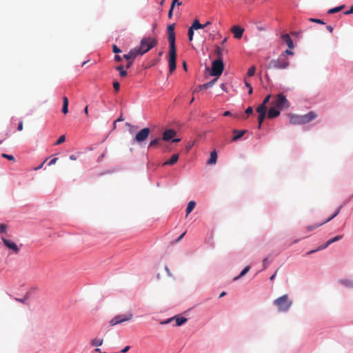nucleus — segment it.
Segmentation results:
<instances>
[{
    "mask_svg": "<svg viewBox=\"0 0 353 353\" xmlns=\"http://www.w3.org/2000/svg\"><path fill=\"white\" fill-rule=\"evenodd\" d=\"M185 232H183L181 235H180V236H179V238L175 241V243H178V242H179V241H180L183 238V236H185Z\"/></svg>",
    "mask_w": 353,
    "mask_h": 353,
    "instance_id": "58",
    "label": "nucleus"
},
{
    "mask_svg": "<svg viewBox=\"0 0 353 353\" xmlns=\"http://www.w3.org/2000/svg\"><path fill=\"white\" fill-rule=\"evenodd\" d=\"M281 39L289 48L292 49L294 48L293 41L288 34H282Z\"/></svg>",
    "mask_w": 353,
    "mask_h": 353,
    "instance_id": "17",
    "label": "nucleus"
},
{
    "mask_svg": "<svg viewBox=\"0 0 353 353\" xmlns=\"http://www.w3.org/2000/svg\"><path fill=\"white\" fill-rule=\"evenodd\" d=\"M271 98V95L268 94L265 97V98L263 99V101L261 104L266 105V104L270 101V99Z\"/></svg>",
    "mask_w": 353,
    "mask_h": 353,
    "instance_id": "46",
    "label": "nucleus"
},
{
    "mask_svg": "<svg viewBox=\"0 0 353 353\" xmlns=\"http://www.w3.org/2000/svg\"><path fill=\"white\" fill-rule=\"evenodd\" d=\"M1 156H2V157L7 159L10 161H14V157L12 155H10V154L3 153L1 154Z\"/></svg>",
    "mask_w": 353,
    "mask_h": 353,
    "instance_id": "41",
    "label": "nucleus"
},
{
    "mask_svg": "<svg viewBox=\"0 0 353 353\" xmlns=\"http://www.w3.org/2000/svg\"><path fill=\"white\" fill-rule=\"evenodd\" d=\"M256 71V68L254 66H252L248 69V71L247 72L248 77H252L254 75Z\"/></svg>",
    "mask_w": 353,
    "mask_h": 353,
    "instance_id": "37",
    "label": "nucleus"
},
{
    "mask_svg": "<svg viewBox=\"0 0 353 353\" xmlns=\"http://www.w3.org/2000/svg\"><path fill=\"white\" fill-rule=\"evenodd\" d=\"M326 28H327V30L330 32H331V33H332V32H333V28H332V26H326Z\"/></svg>",
    "mask_w": 353,
    "mask_h": 353,
    "instance_id": "63",
    "label": "nucleus"
},
{
    "mask_svg": "<svg viewBox=\"0 0 353 353\" xmlns=\"http://www.w3.org/2000/svg\"><path fill=\"white\" fill-rule=\"evenodd\" d=\"M245 86L249 89L248 90V94H251L252 93V92H253V90H252V88L250 83H249L246 81H245Z\"/></svg>",
    "mask_w": 353,
    "mask_h": 353,
    "instance_id": "43",
    "label": "nucleus"
},
{
    "mask_svg": "<svg viewBox=\"0 0 353 353\" xmlns=\"http://www.w3.org/2000/svg\"><path fill=\"white\" fill-rule=\"evenodd\" d=\"M215 53L216 54V55L218 57L217 59L223 60V57H222L223 50H222V49L220 47H219V46L216 47V48H215Z\"/></svg>",
    "mask_w": 353,
    "mask_h": 353,
    "instance_id": "35",
    "label": "nucleus"
},
{
    "mask_svg": "<svg viewBox=\"0 0 353 353\" xmlns=\"http://www.w3.org/2000/svg\"><path fill=\"white\" fill-rule=\"evenodd\" d=\"M273 304L277 307L279 312H287L292 305V301L289 299L288 294H284L273 301Z\"/></svg>",
    "mask_w": 353,
    "mask_h": 353,
    "instance_id": "2",
    "label": "nucleus"
},
{
    "mask_svg": "<svg viewBox=\"0 0 353 353\" xmlns=\"http://www.w3.org/2000/svg\"><path fill=\"white\" fill-rule=\"evenodd\" d=\"M168 41L170 43L169 50V71L170 73L173 72L176 70V48L175 45V34H174V24H171L168 26Z\"/></svg>",
    "mask_w": 353,
    "mask_h": 353,
    "instance_id": "1",
    "label": "nucleus"
},
{
    "mask_svg": "<svg viewBox=\"0 0 353 353\" xmlns=\"http://www.w3.org/2000/svg\"><path fill=\"white\" fill-rule=\"evenodd\" d=\"M272 105L279 110H284L290 108V103L283 93H279L274 97Z\"/></svg>",
    "mask_w": 353,
    "mask_h": 353,
    "instance_id": "4",
    "label": "nucleus"
},
{
    "mask_svg": "<svg viewBox=\"0 0 353 353\" xmlns=\"http://www.w3.org/2000/svg\"><path fill=\"white\" fill-rule=\"evenodd\" d=\"M17 130L19 131H21L23 130V121H20L19 125H18V128H17Z\"/></svg>",
    "mask_w": 353,
    "mask_h": 353,
    "instance_id": "61",
    "label": "nucleus"
},
{
    "mask_svg": "<svg viewBox=\"0 0 353 353\" xmlns=\"http://www.w3.org/2000/svg\"><path fill=\"white\" fill-rule=\"evenodd\" d=\"M103 343V339H100V338L92 339L90 342V343L92 346H96V347L102 345Z\"/></svg>",
    "mask_w": 353,
    "mask_h": 353,
    "instance_id": "23",
    "label": "nucleus"
},
{
    "mask_svg": "<svg viewBox=\"0 0 353 353\" xmlns=\"http://www.w3.org/2000/svg\"><path fill=\"white\" fill-rule=\"evenodd\" d=\"M8 226L5 223H0V235L7 233Z\"/></svg>",
    "mask_w": 353,
    "mask_h": 353,
    "instance_id": "31",
    "label": "nucleus"
},
{
    "mask_svg": "<svg viewBox=\"0 0 353 353\" xmlns=\"http://www.w3.org/2000/svg\"><path fill=\"white\" fill-rule=\"evenodd\" d=\"M179 156L178 154H173L168 161H167L163 163V165L166 166V165H172L175 164L179 160Z\"/></svg>",
    "mask_w": 353,
    "mask_h": 353,
    "instance_id": "19",
    "label": "nucleus"
},
{
    "mask_svg": "<svg viewBox=\"0 0 353 353\" xmlns=\"http://www.w3.org/2000/svg\"><path fill=\"white\" fill-rule=\"evenodd\" d=\"M290 122L292 125L303 124L301 115H291L290 119Z\"/></svg>",
    "mask_w": 353,
    "mask_h": 353,
    "instance_id": "18",
    "label": "nucleus"
},
{
    "mask_svg": "<svg viewBox=\"0 0 353 353\" xmlns=\"http://www.w3.org/2000/svg\"><path fill=\"white\" fill-rule=\"evenodd\" d=\"M127 74H128V73H127L126 70H123V71H121V72H119V75H120V77H126V76H127Z\"/></svg>",
    "mask_w": 353,
    "mask_h": 353,
    "instance_id": "56",
    "label": "nucleus"
},
{
    "mask_svg": "<svg viewBox=\"0 0 353 353\" xmlns=\"http://www.w3.org/2000/svg\"><path fill=\"white\" fill-rule=\"evenodd\" d=\"M342 238H343V235L336 236L333 237L332 239H330L325 245L319 246L318 248V250H323V249L326 248L327 247H328L330 244L341 240Z\"/></svg>",
    "mask_w": 353,
    "mask_h": 353,
    "instance_id": "16",
    "label": "nucleus"
},
{
    "mask_svg": "<svg viewBox=\"0 0 353 353\" xmlns=\"http://www.w3.org/2000/svg\"><path fill=\"white\" fill-rule=\"evenodd\" d=\"M265 116H266V114H259V117H258V122H259L258 128L259 129H261V125L265 118Z\"/></svg>",
    "mask_w": 353,
    "mask_h": 353,
    "instance_id": "32",
    "label": "nucleus"
},
{
    "mask_svg": "<svg viewBox=\"0 0 353 353\" xmlns=\"http://www.w3.org/2000/svg\"><path fill=\"white\" fill-rule=\"evenodd\" d=\"M319 250H318V248H316V250H310V251L307 252L306 254L307 255H310V254H313V253H314V252H316L317 251H319Z\"/></svg>",
    "mask_w": 353,
    "mask_h": 353,
    "instance_id": "62",
    "label": "nucleus"
},
{
    "mask_svg": "<svg viewBox=\"0 0 353 353\" xmlns=\"http://www.w3.org/2000/svg\"><path fill=\"white\" fill-rule=\"evenodd\" d=\"M113 88L114 89L115 91H119V88H120V84L118 81H114L113 83Z\"/></svg>",
    "mask_w": 353,
    "mask_h": 353,
    "instance_id": "45",
    "label": "nucleus"
},
{
    "mask_svg": "<svg viewBox=\"0 0 353 353\" xmlns=\"http://www.w3.org/2000/svg\"><path fill=\"white\" fill-rule=\"evenodd\" d=\"M114 60L117 62H120L122 60V58L119 55H115L114 56Z\"/></svg>",
    "mask_w": 353,
    "mask_h": 353,
    "instance_id": "60",
    "label": "nucleus"
},
{
    "mask_svg": "<svg viewBox=\"0 0 353 353\" xmlns=\"http://www.w3.org/2000/svg\"><path fill=\"white\" fill-rule=\"evenodd\" d=\"M58 159L57 158H53L52 159H51L50 161V162L48 163V165L50 166L52 165H54L57 161Z\"/></svg>",
    "mask_w": 353,
    "mask_h": 353,
    "instance_id": "49",
    "label": "nucleus"
},
{
    "mask_svg": "<svg viewBox=\"0 0 353 353\" xmlns=\"http://www.w3.org/2000/svg\"><path fill=\"white\" fill-rule=\"evenodd\" d=\"M345 7V6L342 5V6H338V7H335L334 8H331L328 10V13L329 14H334V13H336L341 10H342L343 9V8Z\"/></svg>",
    "mask_w": 353,
    "mask_h": 353,
    "instance_id": "29",
    "label": "nucleus"
},
{
    "mask_svg": "<svg viewBox=\"0 0 353 353\" xmlns=\"http://www.w3.org/2000/svg\"><path fill=\"white\" fill-rule=\"evenodd\" d=\"M216 79H214L213 80L200 85V89H207L212 87L216 82Z\"/></svg>",
    "mask_w": 353,
    "mask_h": 353,
    "instance_id": "26",
    "label": "nucleus"
},
{
    "mask_svg": "<svg viewBox=\"0 0 353 353\" xmlns=\"http://www.w3.org/2000/svg\"><path fill=\"white\" fill-rule=\"evenodd\" d=\"M196 203L194 201H191L188 203L187 208H186V214H189L195 208Z\"/></svg>",
    "mask_w": 353,
    "mask_h": 353,
    "instance_id": "25",
    "label": "nucleus"
},
{
    "mask_svg": "<svg viewBox=\"0 0 353 353\" xmlns=\"http://www.w3.org/2000/svg\"><path fill=\"white\" fill-rule=\"evenodd\" d=\"M130 51L134 59H135L138 56H142L144 54L143 53L140 46L134 48L133 49H131Z\"/></svg>",
    "mask_w": 353,
    "mask_h": 353,
    "instance_id": "21",
    "label": "nucleus"
},
{
    "mask_svg": "<svg viewBox=\"0 0 353 353\" xmlns=\"http://www.w3.org/2000/svg\"><path fill=\"white\" fill-rule=\"evenodd\" d=\"M353 14V5L350 7V9L344 12V14Z\"/></svg>",
    "mask_w": 353,
    "mask_h": 353,
    "instance_id": "53",
    "label": "nucleus"
},
{
    "mask_svg": "<svg viewBox=\"0 0 353 353\" xmlns=\"http://www.w3.org/2000/svg\"><path fill=\"white\" fill-rule=\"evenodd\" d=\"M133 61H132V60H129V61H128V63H127V64H126V65H125V68H126L127 69L130 68L132 65V64H133Z\"/></svg>",
    "mask_w": 353,
    "mask_h": 353,
    "instance_id": "54",
    "label": "nucleus"
},
{
    "mask_svg": "<svg viewBox=\"0 0 353 353\" xmlns=\"http://www.w3.org/2000/svg\"><path fill=\"white\" fill-rule=\"evenodd\" d=\"M250 267L249 265L246 266L243 270L242 272H241V274L238 276H236L234 278V281H236L237 279H239V278L242 277L243 276H244L249 270H250Z\"/></svg>",
    "mask_w": 353,
    "mask_h": 353,
    "instance_id": "30",
    "label": "nucleus"
},
{
    "mask_svg": "<svg viewBox=\"0 0 353 353\" xmlns=\"http://www.w3.org/2000/svg\"><path fill=\"white\" fill-rule=\"evenodd\" d=\"M68 99L66 97H63V108H62V112L64 114H66L68 112Z\"/></svg>",
    "mask_w": 353,
    "mask_h": 353,
    "instance_id": "22",
    "label": "nucleus"
},
{
    "mask_svg": "<svg viewBox=\"0 0 353 353\" xmlns=\"http://www.w3.org/2000/svg\"><path fill=\"white\" fill-rule=\"evenodd\" d=\"M231 31L234 34V37L239 39L242 37L244 30L239 26H235L232 28Z\"/></svg>",
    "mask_w": 353,
    "mask_h": 353,
    "instance_id": "14",
    "label": "nucleus"
},
{
    "mask_svg": "<svg viewBox=\"0 0 353 353\" xmlns=\"http://www.w3.org/2000/svg\"><path fill=\"white\" fill-rule=\"evenodd\" d=\"M130 350V346H125L123 349L121 350V353H126Z\"/></svg>",
    "mask_w": 353,
    "mask_h": 353,
    "instance_id": "59",
    "label": "nucleus"
},
{
    "mask_svg": "<svg viewBox=\"0 0 353 353\" xmlns=\"http://www.w3.org/2000/svg\"><path fill=\"white\" fill-rule=\"evenodd\" d=\"M115 69L120 72L121 71L124 70V67H123V65H120L117 66L115 68Z\"/></svg>",
    "mask_w": 353,
    "mask_h": 353,
    "instance_id": "55",
    "label": "nucleus"
},
{
    "mask_svg": "<svg viewBox=\"0 0 353 353\" xmlns=\"http://www.w3.org/2000/svg\"><path fill=\"white\" fill-rule=\"evenodd\" d=\"M173 320H175L176 326H181L188 321V319L185 317L176 316L174 317L168 319V320L162 322V323L168 324V323L172 322Z\"/></svg>",
    "mask_w": 353,
    "mask_h": 353,
    "instance_id": "11",
    "label": "nucleus"
},
{
    "mask_svg": "<svg viewBox=\"0 0 353 353\" xmlns=\"http://www.w3.org/2000/svg\"><path fill=\"white\" fill-rule=\"evenodd\" d=\"M173 10H174V8L170 6V8L169 12H168V17L170 19H171L172 17Z\"/></svg>",
    "mask_w": 353,
    "mask_h": 353,
    "instance_id": "57",
    "label": "nucleus"
},
{
    "mask_svg": "<svg viewBox=\"0 0 353 353\" xmlns=\"http://www.w3.org/2000/svg\"><path fill=\"white\" fill-rule=\"evenodd\" d=\"M112 51L114 53H116V54L121 52V50H120L119 48L117 47V45H113Z\"/></svg>",
    "mask_w": 353,
    "mask_h": 353,
    "instance_id": "44",
    "label": "nucleus"
},
{
    "mask_svg": "<svg viewBox=\"0 0 353 353\" xmlns=\"http://www.w3.org/2000/svg\"><path fill=\"white\" fill-rule=\"evenodd\" d=\"M281 54H284L285 57H288V55H294V52L291 50V49H288L283 52Z\"/></svg>",
    "mask_w": 353,
    "mask_h": 353,
    "instance_id": "40",
    "label": "nucleus"
},
{
    "mask_svg": "<svg viewBox=\"0 0 353 353\" xmlns=\"http://www.w3.org/2000/svg\"><path fill=\"white\" fill-rule=\"evenodd\" d=\"M211 24V22L210 21H207L204 24H201V27H200V29H202V28H205L206 27H208V26H210Z\"/></svg>",
    "mask_w": 353,
    "mask_h": 353,
    "instance_id": "50",
    "label": "nucleus"
},
{
    "mask_svg": "<svg viewBox=\"0 0 353 353\" xmlns=\"http://www.w3.org/2000/svg\"><path fill=\"white\" fill-rule=\"evenodd\" d=\"M181 3H182L179 2L178 0H172V4H171V7L174 8V6L176 4H177L178 6H181Z\"/></svg>",
    "mask_w": 353,
    "mask_h": 353,
    "instance_id": "47",
    "label": "nucleus"
},
{
    "mask_svg": "<svg viewBox=\"0 0 353 353\" xmlns=\"http://www.w3.org/2000/svg\"><path fill=\"white\" fill-rule=\"evenodd\" d=\"M281 111V110H279L276 107L273 105L272 108H270L268 111V117L269 119L277 117L278 116H279Z\"/></svg>",
    "mask_w": 353,
    "mask_h": 353,
    "instance_id": "15",
    "label": "nucleus"
},
{
    "mask_svg": "<svg viewBox=\"0 0 353 353\" xmlns=\"http://www.w3.org/2000/svg\"><path fill=\"white\" fill-rule=\"evenodd\" d=\"M263 269H266L268 266V259H264L263 261Z\"/></svg>",
    "mask_w": 353,
    "mask_h": 353,
    "instance_id": "51",
    "label": "nucleus"
},
{
    "mask_svg": "<svg viewBox=\"0 0 353 353\" xmlns=\"http://www.w3.org/2000/svg\"><path fill=\"white\" fill-rule=\"evenodd\" d=\"M157 41L151 37H145L142 39L140 43V48L143 54L150 50L152 48L156 46Z\"/></svg>",
    "mask_w": 353,
    "mask_h": 353,
    "instance_id": "5",
    "label": "nucleus"
},
{
    "mask_svg": "<svg viewBox=\"0 0 353 353\" xmlns=\"http://www.w3.org/2000/svg\"><path fill=\"white\" fill-rule=\"evenodd\" d=\"M216 159H217V154H216V152L215 150L211 152L210 153V157L209 159V160L208 161V164H213V163H215L216 162Z\"/></svg>",
    "mask_w": 353,
    "mask_h": 353,
    "instance_id": "24",
    "label": "nucleus"
},
{
    "mask_svg": "<svg viewBox=\"0 0 353 353\" xmlns=\"http://www.w3.org/2000/svg\"><path fill=\"white\" fill-rule=\"evenodd\" d=\"M247 114H252L253 112V110H252V108L249 106L246 110H245V112Z\"/></svg>",
    "mask_w": 353,
    "mask_h": 353,
    "instance_id": "48",
    "label": "nucleus"
},
{
    "mask_svg": "<svg viewBox=\"0 0 353 353\" xmlns=\"http://www.w3.org/2000/svg\"><path fill=\"white\" fill-rule=\"evenodd\" d=\"M133 314L132 312H128L124 314H119L115 316L110 321V325L114 326L117 324L122 323L125 321H129L132 319Z\"/></svg>",
    "mask_w": 353,
    "mask_h": 353,
    "instance_id": "6",
    "label": "nucleus"
},
{
    "mask_svg": "<svg viewBox=\"0 0 353 353\" xmlns=\"http://www.w3.org/2000/svg\"><path fill=\"white\" fill-rule=\"evenodd\" d=\"M15 300L20 303H25L27 300V298L26 297H24L23 299L15 298Z\"/></svg>",
    "mask_w": 353,
    "mask_h": 353,
    "instance_id": "52",
    "label": "nucleus"
},
{
    "mask_svg": "<svg viewBox=\"0 0 353 353\" xmlns=\"http://www.w3.org/2000/svg\"><path fill=\"white\" fill-rule=\"evenodd\" d=\"M123 59H126L127 61H129V60H132V61H134V58L132 57V55L130 52V51H129V52L128 54H125L123 55Z\"/></svg>",
    "mask_w": 353,
    "mask_h": 353,
    "instance_id": "39",
    "label": "nucleus"
},
{
    "mask_svg": "<svg viewBox=\"0 0 353 353\" xmlns=\"http://www.w3.org/2000/svg\"><path fill=\"white\" fill-rule=\"evenodd\" d=\"M160 141H161L160 138H156V139L152 140L148 145V148H151L158 145L160 143Z\"/></svg>",
    "mask_w": 353,
    "mask_h": 353,
    "instance_id": "28",
    "label": "nucleus"
},
{
    "mask_svg": "<svg viewBox=\"0 0 353 353\" xmlns=\"http://www.w3.org/2000/svg\"><path fill=\"white\" fill-rule=\"evenodd\" d=\"M246 132L247 131L245 130H234L233 133L234 134V136L232 138V141H237L238 139L241 138L246 133Z\"/></svg>",
    "mask_w": 353,
    "mask_h": 353,
    "instance_id": "20",
    "label": "nucleus"
},
{
    "mask_svg": "<svg viewBox=\"0 0 353 353\" xmlns=\"http://www.w3.org/2000/svg\"><path fill=\"white\" fill-rule=\"evenodd\" d=\"M1 239L3 241V244L10 250H11L13 253L18 254L20 249L19 247L11 240L6 239L3 236H1Z\"/></svg>",
    "mask_w": 353,
    "mask_h": 353,
    "instance_id": "9",
    "label": "nucleus"
},
{
    "mask_svg": "<svg viewBox=\"0 0 353 353\" xmlns=\"http://www.w3.org/2000/svg\"><path fill=\"white\" fill-rule=\"evenodd\" d=\"M290 66V60L284 54H280L276 59L271 60L268 65V68L285 70Z\"/></svg>",
    "mask_w": 353,
    "mask_h": 353,
    "instance_id": "3",
    "label": "nucleus"
},
{
    "mask_svg": "<svg viewBox=\"0 0 353 353\" xmlns=\"http://www.w3.org/2000/svg\"><path fill=\"white\" fill-rule=\"evenodd\" d=\"M301 117L303 124H305L315 119L317 117V114L311 111L306 114L301 115Z\"/></svg>",
    "mask_w": 353,
    "mask_h": 353,
    "instance_id": "12",
    "label": "nucleus"
},
{
    "mask_svg": "<svg viewBox=\"0 0 353 353\" xmlns=\"http://www.w3.org/2000/svg\"><path fill=\"white\" fill-rule=\"evenodd\" d=\"M341 208H342V205H341L340 207H339V208H338V209H337L336 211H334V213L333 214V215H332V216H331L330 218H328L327 220H325V221H324V223H327V222H329L330 221H331L332 219H334L335 216H336L339 214V212H340V211H341Z\"/></svg>",
    "mask_w": 353,
    "mask_h": 353,
    "instance_id": "34",
    "label": "nucleus"
},
{
    "mask_svg": "<svg viewBox=\"0 0 353 353\" xmlns=\"http://www.w3.org/2000/svg\"><path fill=\"white\" fill-rule=\"evenodd\" d=\"M124 120L123 115L121 114V116L116 120L117 122L123 121Z\"/></svg>",
    "mask_w": 353,
    "mask_h": 353,
    "instance_id": "64",
    "label": "nucleus"
},
{
    "mask_svg": "<svg viewBox=\"0 0 353 353\" xmlns=\"http://www.w3.org/2000/svg\"><path fill=\"white\" fill-rule=\"evenodd\" d=\"M340 282L347 286V287H349V288H353V281H350V280H348V279H344V280H341L340 281Z\"/></svg>",
    "mask_w": 353,
    "mask_h": 353,
    "instance_id": "36",
    "label": "nucleus"
},
{
    "mask_svg": "<svg viewBox=\"0 0 353 353\" xmlns=\"http://www.w3.org/2000/svg\"><path fill=\"white\" fill-rule=\"evenodd\" d=\"M201 23L198 19H195L193 23H192L191 26L188 29V40L190 41H192L193 40V36H194V31L195 30L200 29Z\"/></svg>",
    "mask_w": 353,
    "mask_h": 353,
    "instance_id": "10",
    "label": "nucleus"
},
{
    "mask_svg": "<svg viewBox=\"0 0 353 353\" xmlns=\"http://www.w3.org/2000/svg\"><path fill=\"white\" fill-rule=\"evenodd\" d=\"M176 134V131L173 129L165 130L163 133L162 139L165 141H170L175 137Z\"/></svg>",
    "mask_w": 353,
    "mask_h": 353,
    "instance_id": "13",
    "label": "nucleus"
},
{
    "mask_svg": "<svg viewBox=\"0 0 353 353\" xmlns=\"http://www.w3.org/2000/svg\"><path fill=\"white\" fill-rule=\"evenodd\" d=\"M224 69L223 60L216 59L212 62L211 75L219 77Z\"/></svg>",
    "mask_w": 353,
    "mask_h": 353,
    "instance_id": "7",
    "label": "nucleus"
},
{
    "mask_svg": "<svg viewBox=\"0 0 353 353\" xmlns=\"http://www.w3.org/2000/svg\"><path fill=\"white\" fill-rule=\"evenodd\" d=\"M256 112L260 114H266L267 112V108L266 105L261 104L256 108Z\"/></svg>",
    "mask_w": 353,
    "mask_h": 353,
    "instance_id": "27",
    "label": "nucleus"
},
{
    "mask_svg": "<svg viewBox=\"0 0 353 353\" xmlns=\"http://www.w3.org/2000/svg\"><path fill=\"white\" fill-rule=\"evenodd\" d=\"M150 130L148 128H145L141 130L135 136L134 141L137 143L141 144L145 141L149 137Z\"/></svg>",
    "mask_w": 353,
    "mask_h": 353,
    "instance_id": "8",
    "label": "nucleus"
},
{
    "mask_svg": "<svg viewBox=\"0 0 353 353\" xmlns=\"http://www.w3.org/2000/svg\"><path fill=\"white\" fill-rule=\"evenodd\" d=\"M309 21H312V22L320 23V24H324L325 23L322 20L318 19L310 18Z\"/></svg>",
    "mask_w": 353,
    "mask_h": 353,
    "instance_id": "42",
    "label": "nucleus"
},
{
    "mask_svg": "<svg viewBox=\"0 0 353 353\" xmlns=\"http://www.w3.org/2000/svg\"><path fill=\"white\" fill-rule=\"evenodd\" d=\"M65 141V135H61L56 141L55 145H59L63 143Z\"/></svg>",
    "mask_w": 353,
    "mask_h": 353,
    "instance_id": "38",
    "label": "nucleus"
},
{
    "mask_svg": "<svg viewBox=\"0 0 353 353\" xmlns=\"http://www.w3.org/2000/svg\"><path fill=\"white\" fill-rule=\"evenodd\" d=\"M325 223H324V221H323V222H322L321 223H319V224H312V225L307 226L306 229H307V230L308 232H310V231H312L313 230H315L316 228H319V226H321V225H323Z\"/></svg>",
    "mask_w": 353,
    "mask_h": 353,
    "instance_id": "33",
    "label": "nucleus"
}]
</instances>
